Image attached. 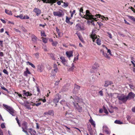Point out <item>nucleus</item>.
Returning a JSON list of instances; mask_svg holds the SVG:
<instances>
[{"mask_svg":"<svg viewBox=\"0 0 135 135\" xmlns=\"http://www.w3.org/2000/svg\"><path fill=\"white\" fill-rule=\"evenodd\" d=\"M80 86H79L78 85L76 84H75L74 89L73 91V93H76L75 92V89H77V90L76 91H77V92H78L79 90H80Z\"/></svg>","mask_w":135,"mask_h":135,"instance_id":"dca6fc26","label":"nucleus"},{"mask_svg":"<svg viewBox=\"0 0 135 135\" xmlns=\"http://www.w3.org/2000/svg\"><path fill=\"white\" fill-rule=\"evenodd\" d=\"M56 30L57 32L58 33V35H59L60 34V30L57 27H56Z\"/></svg>","mask_w":135,"mask_h":135,"instance_id":"49530a36","label":"nucleus"},{"mask_svg":"<svg viewBox=\"0 0 135 135\" xmlns=\"http://www.w3.org/2000/svg\"><path fill=\"white\" fill-rule=\"evenodd\" d=\"M95 31H92L91 35V37L92 38L93 42H95V39L97 38V36L96 35L94 32Z\"/></svg>","mask_w":135,"mask_h":135,"instance_id":"9d476101","label":"nucleus"},{"mask_svg":"<svg viewBox=\"0 0 135 135\" xmlns=\"http://www.w3.org/2000/svg\"><path fill=\"white\" fill-rule=\"evenodd\" d=\"M44 70V66L42 64L38 65L37 66V70L40 72H42Z\"/></svg>","mask_w":135,"mask_h":135,"instance_id":"f8f14e48","label":"nucleus"},{"mask_svg":"<svg viewBox=\"0 0 135 135\" xmlns=\"http://www.w3.org/2000/svg\"><path fill=\"white\" fill-rule=\"evenodd\" d=\"M107 33L109 37L111 38H112V35L111 33L109 32H108Z\"/></svg>","mask_w":135,"mask_h":135,"instance_id":"4d7b16f0","label":"nucleus"},{"mask_svg":"<svg viewBox=\"0 0 135 135\" xmlns=\"http://www.w3.org/2000/svg\"><path fill=\"white\" fill-rule=\"evenodd\" d=\"M118 100L121 101L123 103H124L128 100L127 96L123 94H122L117 97Z\"/></svg>","mask_w":135,"mask_h":135,"instance_id":"20e7f679","label":"nucleus"},{"mask_svg":"<svg viewBox=\"0 0 135 135\" xmlns=\"http://www.w3.org/2000/svg\"><path fill=\"white\" fill-rule=\"evenodd\" d=\"M35 57L37 59H38L39 57V55L38 53H36L34 54Z\"/></svg>","mask_w":135,"mask_h":135,"instance_id":"a18cd8bd","label":"nucleus"},{"mask_svg":"<svg viewBox=\"0 0 135 135\" xmlns=\"http://www.w3.org/2000/svg\"><path fill=\"white\" fill-rule=\"evenodd\" d=\"M54 71L57 72L58 70V68L57 65L56 64H54Z\"/></svg>","mask_w":135,"mask_h":135,"instance_id":"a878e982","label":"nucleus"},{"mask_svg":"<svg viewBox=\"0 0 135 135\" xmlns=\"http://www.w3.org/2000/svg\"><path fill=\"white\" fill-rule=\"evenodd\" d=\"M73 102V104L74 105V107L76 110H77L79 112H81L83 111V108L82 107V103H80V102L78 103Z\"/></svg>","mask_w":135,"mask_h":135,"instance_id":"f257e3e1","label":"nucleus"},{"mask_svg":"<svg viewBox=\"0 0 135 135\" xmlns=\"http://www.w3.org/2000/svg\"><path fill=\"white\" fill-rule=\"evenodd\" d=\"M3 72L7 75H8V73L6 69H4L3 70Z\"/></svg>","mask_w":135,"mask_h":135,"instance_id":"de8ad7c7","label":"nucleus"},{"mask_svg":"<svg viewBox=\"0 0 135 135\" xmlns=\"http://www.w3.org/2000/svg\"><path fill=\"white\" fill-rule=\"evenodd\" d=\"M135 96V94L132 92H129L127 96V99L130 100L133 98Z\"/></svg>","mask_w":135,"mask_h":135,"instance_id":"0eeeda50","label":"nucleus"},{"mask_svg":"<svg viewBox=\"0 0 135 135\" xmlns=\"http://www.w3.org/2000/svg\"><path fill=\"white\" fill-rule=\"evenodd\" d=\"M40 100H42L43 102L45 103L46 102V100L45 99H40L38 100V101H39Z\"/></svg>","mask_w":135,"mask_h":135,"instance_id":"6e6d98bb","label":"nucleus"},{"mask_svg":"<svg viewBox=\"0 0 135 135\" xmlns=\"http://www.w3.org/2000/svg\"><path fill=\"white\" fill-rule=\"evenodd\" d=\"M114 123H115L118 124H122L123 123L122 122H121L120 120H115L114 122Z\"/></svg>","mask_w":135,"mask_h":135,"instance_id":"c9c22d12","label":"nucleus"},{"mask_svg":"<svg viewBox=\"0 0 135 135\" xmlns=\"http://www.w3.org/2000/svg\"><path fill=\"white\" fill-rule=\"evenodd\" d=\"M83 8L82 7L81 8H80V10H79L80 12L83 13Z\"/></svg>","mask_w":135,"mask_h":135,"instance_id":"e2e57ef3","label":"nucleus"},{"mask_svg":"<svg viewBox=\"0 0 135 135\" xmlns=\"http://www.w3.org/2000/svg\"><path fill=\"white\" fill-rule=\"evenodd\" d=\"M59 0H50V3H51V5L54 4V3H55L57 1H58Z\"/></svg>","mask_w":135,"mask_h":135,"instance_id":"4c0bfd02","label":"nucleus"},{"mask_svg":"<svg viewBox=\"0 0 135 135\" xmlns=\"http://www.w3.org/2000/svg\"><path fill=\"white\" fill-rule=\"evenodd\" d=\"M103 132H105L107 134H109L110 133L109 129L106 126H103Z\"/></svg>","mask_w":135,"mask_h":135,"instance_id":"423d86ee","label":"nucleus"},{"mask_svg":"<svg viewBox=\"0 0 135 135\" xmlns=\"http://www.w3.org/2000/svg\"><path fill=\"white\" fill-rule=\"evenodd\" d=\"M66 19L65 20V22L66 23L69 24L71 25H72L73 24V22H70V20L71 19L72 17H68L67 16H66Z\"/></svg>","mask_w":135,"mask_h":135,"instance_id":"2eb2a0df","label":"nucleus"},{"mask_svg":"<svg viewBox=\"0 0 135 135\" xmlns=\"http://www.w3.org/2000/svg\"><path fill=\"white\" fill-rule=\"evenodd\" d=\"M27 122H23L22 124V129H27Z\"/></svg>","mask_w":135,"mask_h":135,"instance_id":"4be33fe9","label":"nucleus"},{"mask_svg":"<svg viewBox=\"0 0 135 135\" xmlns=\"http://www.w3.org/2000/svg\"><path fill=\"white\" fill-rule=\"evenodd\" d=\"M100 53L102 54L105 57L107 58H109V56L106 53H105L103 49H102L100 50Z\"/></svg>","mask_w":135,"mask_h":135,"instance_id":"aec40b11","label":"nucleus"},{"mask_svg":"<svg viewBox=\"0 0 135 135\" xmlns=\"http://www.w3.org/2000/svg\"><path fill=\"white\" fill-rule=\"evenodd\" d=\"M20 18L21 19H24V17H23V15H22V14H20Z\"/></svg>","mask_w":135,"mask_h":135,"instance_id":"bf43d9fd","label":"nucleus"},{"mask_svg":"<svg viewBox=\"0 0 135 135\" xmlns=\"http://www.w3.org/2000/svg\"><path fill=\"white\" fill-rule=\"evenodd\" d=\"M70 13H71V17H73V15L75 14L76 13L75 10H74L73 12H72L71 11H70Z\"/></svg>","mask_w":135,"mask_h":135,"instance_id":"e433bc0d","label":"nucleus"},{"mask_svg":"<svg viewBox=\"0 0 135 135\" xmlns=\"http://www.w3.org/2000/svg\"><path fill=\"white\" fill-rule=\"evenodd\" d=\"M94 16L90 13L89 11L88 10H87L86 11L85 15L83 16V18H84L87 20H92Z\"/></svg>","mask_w":135,"mask_h":135,"instance_id":"7ed1b4c3","label":"nucleus"},{"mask_svg":"<svg viewBox=\"0 0 135 135\" xmlns=\"http://www.w3.org/2000/svg\"><path fill=\"white\" fill-rule=\"evenodd\" d=\"M49 114V115H52L54 114V112L53 110H49L48 112Z\"/></svg>","mask_w":135,"mask_h":135,"instance_id":"c756f323","label":"nucleus"},{"mask_svg":"<svg viewBox=\"0 0 135 135\" xmlns=\"http://www.w3.org/2000/svg\"><path fill=\"white\" fill-rule=\"evenodd\" d=\"M41 36L46 37V35L45 34L44 32L41 31Z\"/></svg>","mask_w":135,"mask_h":135,"instance_id":"37998d69","label":"nucleus"},{"mask_svg":"<svg viewBox=\"0 0 135 135\" xmlns=\"http://www.w3.org/2000/svg\"><path fill=\"white\" fill-rule=\"evenodd\" d=\"M32 41L33 43H36L37 42V38L33 34H32L31 36Z\"/></svg>","mask_w":135,"mask_h":135,"instance_id":"9b49d317","label":"nucleus"},{"mask_svg":"<svg viewBox=\"0 0 135 135\" xmlns=\"http://www.w3.org/2000/svg\"><path fill=\"white\" fill-rule=\"evenodd\" d=\"M36 87L37 89V91L39 93H40V89L39 88V86L37 85V84H36Z\"/></svg>","mask_w":135,"mask_h":135,"instance_id":"c03bdc74","label":"nucleus"},{"mask_svg":"<svg viewBox=\"0 0 135 135\" xmlns=\"http://www.w3.org/2000/svg\"><path fill=\"white\" fill-rule=\"evenodd\" d=\"M76 34L77 35L81 41L83 43H84L85 42L84 41L80 33H76Z\"/></svg>","mask_w":135,"mask_h":135,"instance_id":"412c9836","label":"nucleus"},{"mask_svg":"<svg viewBox=\"0 0 135 135\" xmlns=\"http://www.w3.org/2000/svg\"><path fill=\"white\" fill-rule=\"evenodd\" d=\"M113 82L112 81H105V83L104 84V86L108 87L109 85H111L113 84Z\"/></svg>","mask_w":135,"mask_h":135,"instance_id":"f3484780","label":"nucleus"},{"mask_svg":"<svg viewBox=\"0 0 135 135\" xmlns=\"http://www.w3.org/2000/svg\"><path fill=\"white\" fill-rule=\"evenodd\" d=\"M72 116V115L71 114H69L68 112H66L65 114V116L66 117L69 118L71 117Z\"/></svg>","mask_w":135,"mask_h":135,"instance_id":"cd10ccee","label":"nucleus"},{"mask_svg":"<svg viewBox=\"0 0 135 135\" xmlns=\"http://www.w3.org/2000/svg\"><path fill=\"white\" fill-rule=\"evenodd\" d=\"M76 56L74 58V62L78 60V57L79 55V54L78 53H77L76 54Z\"/></svg>","mask_w":135,"mask_h":135,"instance_id":"c85d7f7f","label":"nucleus"},{"mask_svg":"<svg viewBox=\"0 0 135 135\" xmlns=\"http://www.w3.org/2000/svg\"><path fill=\"white\" fill-rule=\"evenodd\" d=\"M127 119L128 120H129L131 119V117L130 115H128L127 116Z\"/></svg>","mask_w":135,"mask_h":135,"instance_id":"69168bd1","label":"nucleus"},{"mask_svg":"<svg viewBox=\"0 0 135 135\" xmlns=\"http://www.w3.org/2000/svg\"><path fill=\"white\" fill-rule=\"evenodd\" d=\"M132 110L133 112H135V106L132 109Z\"/></svg>","mask_w":135,"mask_h":135,"instance_id":"774afa93","label":"nucleus"},{"mask_svg":"<svg viewBox=\"0 0 135 135\" xmlns=\"http://www.w3.org/2000/svg\"><path fill=\"white\" fill-rule=\"evenodd\" d=\"M89 122L92 126H93L94 127H95V122L94 121H93L91 117V119L89 120Z\"/></svg>","mask_w":135,"mask_h":135,"instance_id":"5701e85b","label":"nucleus"},{"mask_svg":"<svg viewBox=\"0 0 135 135\" xmlns=\"http://www.w3.org/2000/svg\"><path fill=\"white\" fill-rule=\"evenodd\" d=\"M52 45L53 46H56L58 44V43L57 41L54 42L53 40L52 41Z\"/></svg>","mask_w":135,"mask_h":135,"instance_id":"7c9ffc66","label":"nucleus"},{"mask_svg":"<svg viewBox=\"0 0 135 135\" xmlns=\"http://www.w3.org/2000/svg\"><path fill=\"white\" fill-rule=\"evenodd\" d=\"M128 17L131 20L134 21H135V18H134V17L131 16H129Z\"/></svg>","mask_w":135,"mask_h":135,"instance_id":"a19ab883","label":"nucleus"},{"mask_svg":"<svg viewBox=\"0 0 135 135\" xmlns=\"http://www.w3.org/2000/svg\"><path fill=\"white\" fill-rule=\"evenodd\" d=\"M27 63L29 65H31L32 67H33V68H35V66L32 63H31V62H30L29 61L27 62Z\"/></svg>","mask_w":135,"mask_h":135,"instance_id":"58836bf2","label":"nucleus"},{"mask_svg":"<svg viewBox=\"0 0 135 135\" xmlns=\"http://www.w3.org/2000/svg\"><path fill=\"white\" fill-rule=\"evenodd\" d=\"M70 98H73L74 100V102H79V100L80 99L78 97L76 96H74L73 98L72 96H71Z\"/></svg>","mask_w":135,"mask_h":135,"instance_id":"a211bd4d","label":"nucleus"},{"mask_svg":"<svg viewBox=\"0 0 135 135\" xmlns=\"http://www.w3.org/2000/svg\"><path fill=\"white\" fill-rule=\"evenodd\" d=\"M16 120L17 121V123L18 124V125L20 127L21 126V124L19 122L20 120H19L18 119V117H16Z\"/></svg>","mask_w":135,"mask_h":135,"instance_id":"79ce46f5","label":"nucleus"},{"mask_svg":"<svg viewBox=\"0 0 135 135\" xmlns=\"http://www.w3.org/2000/svg\"><path fill=\"white\" fill-rule=\"evenodd\" d=\"M75 67L74 66V64L73 63H72V66L69 69V70L70 71H73L74 68H75Z\"/></svg>","mask_w":135,"mask_h":135,"instance_id":"2f4dec72","label":"nucleus"},{"mask_svg":"<svg viewBox=\"0 0 135 135\" xmlns=\"http://www.w3.org/2000/svg\"><path fill=\"white\" fill-rule=\"evenodd\" d=\"M5 11L6 13L9 15H12V11L7 9H5Z\"/></svg>","mask_w":135,"mask_h":135,"instance_id":"b1692460","label":"nucleus"},{"mask_svg":"<svg viewBox=\"0 0 135 135\" xmlns=\"http://www.w3.org/2000/svg\"><path fill=\"white\" fill-rule=\"evenodd\" d=\"M99 93L101 96L103 95V92L102 90L100 91L99 92Z\"/></svg>","mask_w":135,"mask_h":135,"instance_id":"864d4df0","label":"nucleus"},{"mask_svg":"<svg viewBox=\"0 0 135 135\" xmlns=\"http://www.w3.org/2000/svg\"><path fill=\"white\" fill-rule=\"evenodd\" d=\"M3 106L6 108V110L13 116L16 115V111L11 107L5 104H3Z\"/></svg>","mask_w":135,"mask_h":135,"instance_id":"f03ea898","label":"nucleus"},{"mask_svg":"<svg viewBox=\"0 0 135 135\" xmlns=\"http://www.w3.org/2000/svg\"><path fill=\"white\" fill-rule=\"evenodd\" d=\"M15 94H17V95L20 97V98H22V96L21 94L18 93L16 92H15Z\"/></svg>","mask_w":135,"mask_h":135,"instance_id":"8fccbe9b","label":"nucleus"},{"mask_svg":"<svg viewBox=\"0 0 135 135\" xmlns=\"http://www.w3.org/2000/svg\"><path fill=\"white\" fill-rule=\"evenodd\" d=\"M26 71H24L23 74L24 76L27 77L28 76V74H31V73L29 71L28 69L27 68H26Z\"/></svg>","mask_w":135,"mask_h":135,"instance_id":"6ab92c4d","label":"nucleus"},{"mask_svg":"<svg viewBox=\"0 0 135 135\" xmlns=\"http://www.w3.org/2000/svg\"><path fill=\"white\" fill-rule=\"evenodd\" d=\"M54 101L55 103H57L59 101V100L55 98L54 99Z\"/></svg>","mask_w":135,"mask_h":135,"instance_id":"052dcab7","label":"nucleus"},{"mask_svg":"<svg viewBox=\"0 0 135 135\" xmlns=\"http://www.w3.org/2000/svg\"><path fill=\"white\" fill-rule=\"evenodd\" d=\"M107 50V52L109 54L112 55L111 51L109 49H108Z\"/></svg>","mask_w":135,"mask_h":135,"instance_id":"13d9d810","label":"nucleus"},{"mask_svg":"<svg viewBox=\"0 0 135 135\" xmlns=\"http://www.w3.org/2000/svg\"><path fill=\"white\" fill-rule=\"evenodd\" d=\"M42 39V41L45 43H47L48 40L45 37H42L41 38Z\"/></svg>","mask_w":135,"mask_h":135,"instance_id":"393cba45","label":"nucleus"},{"mask_svg":"<svg viewBox=\"0 0 135 135\" xmlns=\"http://www.w3.org/2000/svg\"><path fill=\"white\" fill-rule=\"evenodd\" d=\"M53 15L55 16H57L59 17H61L64 15L62 10H60L59 11H54Z\"/></svg>","mask_w":135,"mask_h":135,"instance_id":"39448f33","label":"nucleus"},{"mask_svg":"<svg viewBox=\"0 0 135 135\" xmlns=\"http://www.w3.org/2000/svg\"><path fill=\"white\" fill-rule=\"evenodd\" d=\"M73 51H69L66 52V54L67 56L69 59L70 58L73 56Z\"/></svg>","mask_w":135,"mask_h":135,"instance_id":"1a4fd4ad","label":"nucleus"},{"mask_svg":"<svg viewBox=\"0 0 135 135\" xmlns=\"http://www.w3.org/2000/svg\"><path fill=\"white\" fill-rule=\"evenodd\" d=\"M129 86L131 89L134 90V87L133 85L131 84H129Z\"/></svg>","mask_w":135,"mask_h":135,"instance_id":"09e8293b","label":"nucleus"},{"mask_svg":"<svg viewBox=\"0 0 135 135\" xmlns=\"http://www.w3.org/2000/svg\"><path fill=\"white\" fill-rule=\"evenodd\" d=\"M33 11L35 12L37 16H38L41 13V10L37 8H35Z\"/></svg>","mask_w":135,"mask_h":135,"instance_id":"4468645a","label":"nucleus"},{"mask_svg":"<svg viewBox=\"0 0 135 135\" xmlns=\"http://www.w3.org/2000/svg\"><path fill=\"white\" fill-rule=\"evenodd\" d=\"M60 59L62 64L65 66H67V61L65 59V58L62 56L60 57Z\"/></svg>","mask_w":135,"mask_h":135,"instance_id":"6e6552de","label":"nucleus"},{"mask_svg":"<svg viewBox=\"0 0 135 135\" xmlns=\"http://www.w3.org/2000/svg\"><path fill=\"white\" fill-rule=\"evenodd\" d=\"M99 66L98 64L97 63H95L94 64V66L93 67V68L94 69H95Z\"/></svg>","mask_w":135,"mask_h":135,"instance_id":"bb28decb","label":"nucleus"},{"mask_svg":"<svg viewBox=\"0 0 135 135\" xmlns=\"http://www.w3.org/2000/svg\"><path fill=\"white\" fill-rule=\"evenodd\" d=\"M104 112L105 113L107 114H108V112L107 110L106 109H104Z\"/></svg>","mask_w":135,"mask_h":135,"instance_id":"338daca9","label":"nucleus"},{"mask_svg":"<svg viewBox=\"0 0 135 135\" xmlns=\"http://www.w3.org/2000/svg\"><path fill=\"white\" fill-rule=\"evenodd\" d=\"M23 93L24 94V95L27 96H28L29 95V92L28 91L27 92H26V91L25 90H23Z\"/></svg>","mask_w":135,"mask_h":135,"instance_id":"72a5a7b5","label":"nucleus"},{"mask_svg":"<svg viewBox=\"0 0 135 135\" xmlns=\"http://www.w3.org/2000/svg\"><path fill=\"white\" fill-rule=\"evenodd\" d=\"M1 85V89L4 90L5 91H8V90L7 89L5 88L3 86H2V85L1 84H0V85Z\"/></svg>","mask_w":135,"mask_h":135,"instance_id":"ea45409f","label":"nucleus"},{"mask_svg":"<svg viewBox=\"0 0 135 135\" xmlns=\"http://www.w3.org/2000/svg\"><path fill=\"white\" fill-rule=\"evenodd\" d=\"M64 6L66 7H67L68 6V3H67L64 2Z\"/></svg>","mask_w":135,"mask_h":135,"instance_id":"680f3d73","label":"nucleus"},{"mask_svg":"<svg viewBox=\"0 0 135 135\" xmlns=\"http://www.w3.org/2000/svg\"><path fill=\"white\" fill-rule=\"evenodd\" d=\"M32 131L33 130L32 128H30L28 130V132L31 133L32 132Z\"/></svg>","mask_w":135,"mask_h":135,"instance_id":"0e129e2a","label":"nucleus"},{"mask_svg":"<svg viewBox=\"0 0 135 135\" xmlns=\"http://www.w3.org/2000/svg\"><path fill=\"white\" fill-rule=\"evenodd\" d=\"M50 56L52 60H55V55L54 54L51 53L50 54Z\"/></svg>","mask_w":135,"mask_h":135,"instance_id":"473e14b6","label":"nucleus"},{"mask_svg":"<svg viewBox=\"0 0 135 135\" xmlns=\"http://www.w3.org/2000/svg\"><path fill=\"white\" fill-rule=\"evenodd\" d=\"M26 103L28 104H31V105L33 106H34L35 105L36 106H38L41 105V102L38 103H33L32 102H31V103L30 102H29L28 101H26Z\"/></svg>","mask_w":135,"mask_h":135,"instance_id":"ddd939ff","label":"nucleus"},{"mask_svg":"<svg viewBox=\"0 0 135 135\" xmlns=\"http://www.w3.org/2000/svg\"><path fill=\"white\" fill-rule=\"evenodd\" d=\"M77 26H78V29L79 30H81L82 28L81 27V26L80 25H77Z\"/></svg>","mask_w":135,"mask_h":135,"instance_id":"3c124183","label":"nucleus"},{"mask_svg":"<svg viewBox=\"0 0 135 135\" xmlns=\"http://www.w3.org/2000/svg\"><path fill=\"white\" fill-rule=\"evenodd\" d=\"M1 126L2 128H3L5 127V126L3 123H2L1 124Z\"/></svg>","mask_w":135,"mask_h":135,"instance_id":"5fc2aeb1","label":"nucleus"},{"mask_svg":"<svg viewBox=\"0 0 135 135\" xmlns=\"http://www.w3.org/2000/svg\"><path fill=\"white\" fill-rule=\"evenodd\" d=\"M29 18V17L27 15H25L24 16V19H28Z\"/></svg>","mask_w":135,"mask_h":135,"instance_id":"603ef678","label":"nucleus"},{"mask_svg":"<svg viewBox=\"0 0 135 135\" xmlns=\"http://www.w3.org/2000/svg\"><path fill=\"white\" fill-rule=\"evenodd\" d=\"M97 41V43L98 45H100L101 44V41L99 39V38H98L96 40Z\"/></svg>","mask_w":135,"mask_h":135,"instance_id":"f704fd0d","label":"nucleus"}]
</instances>
